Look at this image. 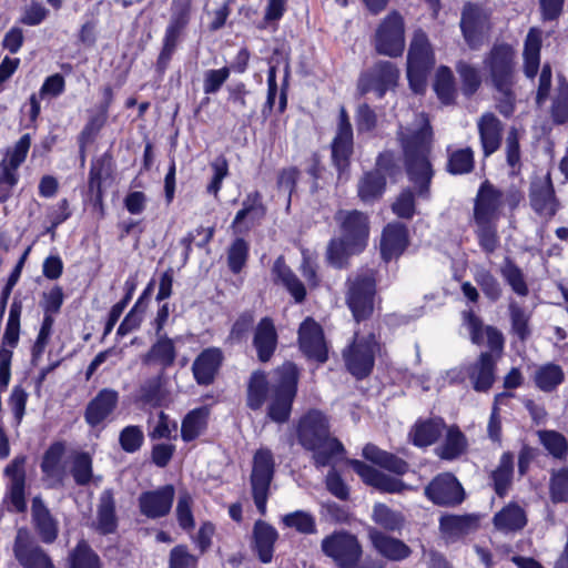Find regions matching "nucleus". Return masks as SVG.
I'll return each mask as SVG.
<instances>
[{"label": "nucleus", "mask_w": 568, "mask_h": 568, "mask_svg": "<svg viewBox=\"0 0 568 568\" xmlns=\"http://www.w3.org/2000/svg\"><path fill=\"white\" fill-rule=\"evenodd\" d=\"M478 519L473 515H448L439 520V528L443 534L449 537H462L477 528Z\"/></svg>", "instance_id": "nucleus-41"}, {"label": "nucleus", "mask_w": 568, "mask_h": 568, "mask_svg": "<svg viewBox=\"0 0 568 568\" xmlns=\"http://www.w3.org/2000/svg\"><path fill=\"white\" fill-rule=\"evenodd\" d=\"M253 344L261 362H267L272 357L277 344V334L271 318L264 317L260 321L255 328Z\"/></svg>", "instance_id": "nucleus-32"}, {"label": "nucleus", "mask_w": 568, "mask_h": 568, "mask_svg": "<svg viewBox=\"0 0 568 568\" xmlns=\"http://www.w3.org/2000/svg\"><path fill=\"white\" fill-rule=\"evenodd\" d=\"M375 47L378 53L388 57H399L405 48L404 21L399 13H389L379 24Z\"/></svg>", "instance_id": "nucleus-9"}, {"label": "nucleus", "mask_w": 568, "mask_h": 568, "mask_svg": "<svg viewBox=\"0 0 568 568\" xmlns=\"http://www.w3.org/2000/svg\"><path fill=\"white\" fill-rule=\"evenodd\" d=\"M385 186L384 174L374 171L366 172L357 184L358 196L364 202H373L382 196Z\"/></svg>", "instance_id": "nucleus-45"}, {"label": "nucleus", "mask_w": 568, "mask_h": 568, "mask_svg": "<svg viewBox=\"0 0 568 568\" xmlns=\"http://www.w3.org/2000/svg\"><path fill=\"white\" fill-rule=\"evenodd\" d=\"M468 447L466 436L457 426H449L444 442L435 448V454L444 460H455L464 455Z\"/></svg>", "instance_id": "nucleus-38"}, {"label": "nucleus", "mask_w": 568, "mask_h": 568, "mask_svg": "<svg viewBox=\"0 0 568 568\" xmlns=\"http://www.w3.org/2000/svg\"><path fill=\"white\" fill-rule=\"evenodd\" d=\"M484 69L496 91L497 109L505 115L513 114L516 103V51L508 43H495L485 55Z\"/></svg>", "instance_id": "nucleus-2"}, {"label": "nucleus", "mask_w": 568, "mask_h": 568, "mask_svg": "<svg viewBox=\"0 0 568 568\" xmlns=\"http://www.w3.org/2000/svg\"><path fill=\"white\" fill-rule=\"evenodd\" d=\"M31 513L42 540L44 542L54 541L58 536L57 521L51 516L49 509L40 496H36L32 499Z\"/></svg>", "instance_id": "nucleus-36"}, {"label": "nucleus", "mask_w": 568, "mask_h": 568, "mask_svg": "<svg viewBox=\"0 0 568 568\" xmlns=\"http://www.w3.org/2000/svg\"><path fill=\"white\" fill-rule=\"evenodd\" d=\"M174 496L175 489L171 484L144 491L138 499L140 511L151 519L164 517L171 511Z\"/></svg>", "instance_id": "nucleus-16"}, {"label": "nucleus", "mask_w": 568, "mask_h": 568, "mask_svg": "<svg viewBox=\"0 0 568 568\" xmlns=\"http://www.w3.org/2000/svg\"><path fill=\"white\" fill-rule=\"evenodd\" d=\"M265 215V207L258 192L250 193L243 201V207L236 213L232 227L237 230L245 219L260 220Z\"/></svg>", "instance_id": "nucleus-50"}, {"label": "nucleus", "mask_w": 568, "mask_h": 568, "mask_svg": "<svg viewBox=\"0 0 568 568\" xmlns=\"http://www.w3.org/2000/svg\"><path fill=\"white\" fill-rule=\"evenodd\" d=\"M549 495L555 504L568 501V466L552 471L549 483Z\"/></svg>", "instance_id": "nucleus-60"}, {"label": "nucleus", "mask_w": 568, "mask_h": 568, "mask_svg": "<svg viewBox=\"0 0 568 568\" xmlns=\"http://www.w3.org/2000/svg\"><path fill=\"white\" fill-rule=\"evenodd\" d=\"M71 568H100V558L85 541H81L71 555Z\"/></svg>", "instance_id": "nucleus-63"}, {"label": "nucleus", "mask_w": 568, "mask_h": 568, "mask_svg": "<svg viewBox=\"0 0 568 568\" xmlns=\"http://www.w3.org/2000/svg\"><path fill=\"white\" fill-rule=\"evenodd\" d=\"M270 390H272V382H267L263 372H254L247 385V406L253 410L260 409Z\"/></svg>", "instance_id": "nucleus-44"}, {"label": "nucleus", "mask_w": 568, "mask_h": 568, "mask_svg": "<svg viewBox=\"0 0 568 568\" xmlns=\"http://www.w3.org/2000/svg\"><path fill=\"white\" fill-rule=\"evenodd\" d=\"M375 292L376 281L373 271H366L354 280H348L346 302L356 322L372 314Z\"/></svg>", "instance_id": "nucleus-8"}, {"label": "nucleus", "mask_w": 568, "mask_h": 568, "mask_svg": "<svg viewBox=\"0 0 568 568\" xmlns=\"http://www.w3.org/2000/svg\"><path fill=\"white\" fill-rule=\"evenodd\" d=\"M298 342L302 352L308 357L325 363L327 347L322 327L312 318H306L298 329Z\"/></svg>", "instance_id": "nucleus-17"}, {"label": "nucleus", "mask_w": 568, "mask_h": 568, "mask_svg": "<svg viewBox=\"0 0 568 568\" xmlns=\"http://www.w3.org/2000/svg\"><path fill=\"white\" fill-rule=\"evenodd\" d=\"M434 63V53L426 33L415 31L407 54V67L430 70Z\"/></svg>", "instance_id": "nucleus-28"}, {"label": "nucleus", "mask_w": 568, "mask_h": 568, "mask_svg": "<svg viewBox=\"0 0 568 568\" xmlns=\"http://www.w3.org/2000/svg\"><path fill=\"white\" fill-rule=\"evenodd\" d=\"M500 273L511 290L519 296H527L529 293L523 271L510 260H506Z\"/></svg>", "instance_id": "nucleus-57"}, {"label": "nucleus", "mask_w": 568, "mask_h": 568, "mask_svg": "<svg viewBox=\"0 0 568 568\" xmlns=\"http://www.w3.org/2000/svg\"><path fill=\"white\" fill-rule=\"evenodd\" d=\"M542 31L530 28L524 43V73L528 79H534L540 65Z\"/></svg>", "instance_id": "nucleus-35"}, {"label": "nucleus", "mask_w": 568, "mask_h": 568, "mask_svg": "<svg viewBox=\"0 0 568 568\" xmlns=\"http://www.w3.org/2000/svg\"><path fill=\"white\" fill-rule=\"evenodd\" d=\"M349 464L365 484L383 493L396 494L407 489V485L403 480L386 475L361 460L353 459Z\"/></svg>", "instance_id": "nucleus-20"}, {"label": "nucleus", "mask_w": 568, "mask_h": 568, "mask_svg": "<svg viewBox=\"0 0 568 568\" xmlns=\"http://www.w3.org/2000/svg\"><path fill=\"white\" fill-rule=\"evenodd\" d=\"M223 359V352L217 347H209L202 351L192 364L196 383L204 386L212 384Z\"/></svg>", "instance_id": "nucleus-22"}, {"label": "nucleus", "mask_w": 568, "mask_h": 568, "mask_svg": "<svg viewBox=\"0 0 568 568\" xmlns=\"http://www.w3.org/2000/svg\"><path fill=\"white\" fill-rule=\"evenodd\" d=\"M372 518L375 524L388 531H398L405 524L403 514L390 509L385 504L374 506Z\"/></svg>", "instance_id": "nucleus-49"}, {"label": "nucleus", "mask_w": 568, "mask_h": 568, "mask_svg": "<svg viewBox=\"0 0 568 568\" xmlns=\"http://www.w3.org/2000/svg\"><path fill=\"white\" fill-rule=\"evenodd\" d=\"M565 381V373L561 366L547 363L539 366L534 374V382L536 386L545 392H554Z\"/></svg>", "instance_id": "nucleus-43"}, {"label": "nucleus", "mask_w": 568, "mask_h": 568, "mask_svg": "<svg viewBox=\"0 0 568 568\" xmlns=\"http://www.w3.org/2000/svg\"><path fill=\"white\" fill-rule=\"evenodd\" d=\"M116 528L115 500L112 490L106 489L99 498L95 529L101 535H109L115 532Z\"/></svg>", "instance_id": "nucleus-34"}, {"label": "nucleus", "mask_w": 568, "mask_h": 568, "mask_svg": "<svg viewBox=\"0 0 568 568\" xmlns=\"http://www.w3.org/2000/svg\"><path fill=\"white\" fill-rule=\"evenodd\" d=\"M539 439L545 448L558 459L566 457L568 453V443L564 435L556 430H540Z\"/></svg>", "instance_id": "nucleus-59"}, {"label": "nucleus", "mask_w": 568, "mask_h": 568, "mask_svg": "<svg viewBox=\"0 0 568 568\" xmlns=\"http://www.w3.org/2000/svg\"><path fill=\"white\" fill-rule=\"evenodd\" d=\"M274 471L275 463L272 452L267 448L256 450L253 457L250 484L254 504L261 515L266 513V503Z\"/></svg>", "instance_id": "nucleus-6"}, {"label": "nucleus", "mask_w": 568, "mask_h": 568, "mask_svg": "<svg viewBox=\"0 0 568 568\" xmlns=\"http://www.w3.org/2000/svg\"><path fill=\"white\" fill-rule=\"evenodd\" d=\"M529 197L531 207L539 215L551 217L556 214L558 204L549 174L532 181Z\"/></svg>", "instance_id": "nucleus-21"}, {"label": "nucleus", "mask_w": 568, "mask_h": 568, "mask_svg": "<svg viewBox=\"0 0 568 568\" xmlns=\"http://www.w3.org/2000/svg\"><path fill=\"white\" fill-rule=\"evenodd\" d=\"M321 550L338 568H356L363 556L358 538L344 529L335 530L321 542Z\"/></svg>", "instance_id": "nucleus-5"}, {"label": "nucleus", "mask_w": 568, "mask_h": 568, "mask_svg": "<svg viewBox=\"0 0 568 568\" xmlns=\"http://www.w3.org/2000/svg\"><path fill=\"white\" fill-rule=\"evenodd\" d=\"M446 428L445 422L440 417L430 418L416 423L410 432L413 443L419 447H426L434 444Z\"/></svg>", "instance_id": "nucleus-40"}, {"label": "nucleus", "mask_w": 568, "mask_h": 568, "mask_svg": "<svg viewBox=\"0 0 568 568\" xmlns=\"http://www.w3.org/2000/svg\"><path fill=\"white\" fill-rule=\"evenodd\" d=\"M368 537L374 549L390 561H402L412 555V549L403 540L386 535L376 528L368 530Z\"/></svg>", "instance_id": "nucleus-23"}, {"label": "nucleus", "mask_w": 568, "mask_h": 568, "mask_svg": "<svg viewBox=\"0 0 568 568\" xmlns=\"http://www.w3.org/2000/svg\"><path fill=\"white\" fill-rule=\"evenodd\" d=\"M460 29L468 47L479 49L490 30L489 13L479 4L466 3L462 11Z\"/></svg>", "instance_id": "nucleus-10"}, {"label": "nucleus", "mask_w": 568, "mask_h": 568, "mask_svg": "<svg viewBox=\"0 0 568 568\" xmlns=\"http://www.w3.org/2000/svg\"><path fill=\"white\" fill-rule=\"evenodd\" d=\"M509 314L513 333L517 335L521 342H525L531 333L529 328V316L516 302L509 303Z\"/></svg>", "instance_id": "nucleus-62"}, {"label": "nucleus", "mask_w": 568, "mask_h": 568, "mask_svg": "<svg viewBox=\"0 0 568 568\" xmlns=\"http://www.w3.org/2000/svg\"><path fill=\"white\" fill-rule=\"evenodd\" d=\"M398 79V70L394 63L389 61H381L374 65L372 71L361 77L358 81V90L361 94L375 91L378 98L396 84Z\"/></svg>", "instance_id": "nucleus-14"}, {"label": "nucleus", "mask_w": 568, "mask_h": 568, "mask_svg": "<svg viewBox=\"0 0 568 568\" xmlns=\"http://www.w3.org/2000/svg\"><path fill=\"white\" fill-rule=\"evenodd\" d=\"M378 351L379 345L374 334L362 337L356 334L354 342L343 352L347 371L357 379L367 377L373 371Z\"/></svg>", "instance_id": "nucleus-7"}, {"label": "nucleus", "mask_w": 568, "mask_h": 568, "mask_svg": "<svg viewBox=\"0 0 568 568\" xmlns=\"http://www.w3.org/2000/svg\"><path fill=\"white\" fill-rule=\"evenodd\" d=\"M493 524L501 532H516L527 525V515L523 507L510 503L494 515Z\"/></svg>", "instance_id": "nucleus-33"}, {"label": "nucleus", "mask_w": 568, "mask_h": 568, "mask_svg": "<svg viewBox=\"0 0 568 568\" xmlns=\"http://www.w3.org/2000/svg\"><path fill=\"white\" fill-rule=\"evenodd\" d=\"M272 272L275 275V282L281 283L291 293L296 303L305 300L306 290L304 284L285 264L283 256L276 258Z\"/></svg>", "instance_id": "nucleus-39"}, {"label": "nucleus", "mask_w": 568, "mask_h": 568, "mask_svg": "<svg viewBox=\"0 0 568 568\" xmlns=\"http://www.w3.org/2000/svg\"><path fill=\"white\" fill-rule=\"evenodd\" d=\"M298 443L307 450H312L316 467H324L332 463L336 455L344 452L343 445L329 436L328 424L325 416L317 410L307 413L298 424Z\"/></svg>", "instance_id": "nucleus-3"}, {"label": "nucleus", "mask_w": 568, "mask_h": 568, "mask_svg": "<svg viewBox=\"0 0 568 568\" xmlns=\"http://www.w3.org/2000/svg\"><path fill=\"white\" fill-rule=\"evenodd\" d=\"M31 145L30 134H23L12 148L7 150L2 160V184L13 186L18 182V168L24 162Z\"/></svg>", "instance_id": "nucleus-25"}, {"label": "nucleus", "mask_w": 568, "mask_h": 568, "mask_svg": "<svg viewBox=\"0 0 568 568\" xmlns=\"http://www.w3.org/2000/svg\"><path fill=\"white\" fill-rule=\"evenodd\" d=\"M496 361L489 352H483L478 361L468 367V376L476 392H488L495 382Z\"/></svg>", "instance_id": "nucleus-26"}, {"label": "nucleus", "mask_w": 568, "mask_h": 568, "mask_svg": "<svg viewBox=\"0 0 568 568\" xmlns=\"http://www.w3.org/2000/svg\"><path fill=\"white\" fill-rule=\"evenodd\" d=\"M296 389L297 368L293 363H285L274 372L272 378V402L267 415L273 422L288 420Z\"/></svg>", "instance_id": "nucleus-4"}, {"label": "nucleus", "mask_w": 568, "mask_h": 568, "mask_svg": "<svg viewBox=\"0 0 568 568\" xmlns=\"http://www.w3.org/2000/svg\"><path fill=\"white\" fill-rule=\"evenodd\" d=\"M363 456L373 464L399 476L406 474L409 468L404 459L392 453L382 450L374 444H367L363 448Z\"/></svg>", "instance_id": "nucleus-37"}, {"label": "nucleus", "mask_w": 568, "mask_h": 568, "mask_svg": "<svg viewBox=\"0 0 568 568\" xmlns=\"http://www.w3.org/2000/svg\"><path fill=\"white\" fill-rule=\"evenodd\" d=\"M361 251L362 248L359 247H351L348 241L341 236L339 239H333L328 243L326 256L331 265L342 268L346 265L347 258L351 255Z\"/></svg>", "instance_id": "nucleus-51"}, {"label": "nucleus", "mask_w": 568, "mask_h": 568, "mask_svg": "<svg viewBox=\"0 0 568 568\" xmlns=\"http://www.w3.org/2000/svg\"><path fill=\"white\" fill-rule=\"evenodd\" d=\"M353 153V128L344 106L339 110L336 135L332 142V160L338 171V179L349 166V158Z\"/></svg>", "instance_id": "nucleus-11"}, {"label": "nucleus", "mask_w": 568, "mask_h": 568, "mask_svg": "<svg viewBox=\"0 0 568 568\" xmlns=\"http://www.w3.org/2000/svg\"><path fill=\"white\" fill-rule=\"evenodd\" d=\"M64 87H65L64 78L60 73H55V74L48 77L44 80L39 94L38 95L32 94L30 98L31 118L36 119L40 113V103H39L38 98H44V97L55 98L63 92Z\"/></svg>", "instance_id": "nucleus-47"}, {"label": "nucleus", "mask_w": 568, "mask_h": 568, "mask_svg": "<svg viewBox=\"0 0 568 568\" xmlns=\"http://www.w3.org/2000/svg\"><path fill=\"white\" fill-rule=\"evenodd\" d=\"M176 358V351L173 339L160 333L156 342L142 356L144 365H159L162 372L172 366Z\"/></svg>", "instance_id": "nucleus-30"}, {"label": "nucleus", "mask_w": 568, "mask_h": 568, "mask_svg": "<svg viewBox=\"0 0 568 568\" xmlns=\"http://www.w3.org/2000/svg\"><path fill=\"white\" fill-rule=\"evenodd\" d=\"M504 195L500 190L495 187L489 181L480 184L475 199L474 220L481 222L497 221L499 210L503 206Z\"/></svg>", "instance_id": "nucleus-19"}, {"label": "nucleus", "mask_w": 568, "mask_h": 568, "mask_svg": "<svg viewBox=\"0 0 568 568\" xmlns=\"http://www.w3.org/2000/svg\"><path fill=\"white\" fill-rule=\"evenodd\" d=\"M425 495L435 505L438 506H456L463 503L465 491L450 473H444L436 476L426 487Z\"/></svg>", "instance_id": "nucleus-12"}, {"label": "nucleus", "mask_w": 568, "mask_h": 568, "mask_svg": "<svg viewBox=\"0 0 568 568\" xmlns=\"http://www.w3.org/2000/svg\"><path fill=\"white\" fill-rule=\"evenodd\" d=\"M407 229L402 223L388 224L382 235L381 253L385 261L399 256L407 246Z\"/></svg>", "instance_id": "nucleus-27"}, {"label": "nucleus", "mask_w": 568, "mask_h": 568, "mask_svg": "<svg viewBox=\"0 0 568 568\" xmlns=\"http://www.w3.org/2000/svg\"><path fill=\"white\" fill-rule=\"evenodd\" d=\"M26 457L17 456L4 469L10 479L6 498L7 509L12 513L23 514L27 510L26 501Z\"/></svg>", "instance_id": "nucleus-13"}, {"label": "nucleus", "mask_w": 568, "mask_h": 568, "mask_svg": "<svg viewBox=\"0 0 568 568\" xmlns=\"http://www.w3.org/2000/svg\"><path fill=\"white\" fill-rule=\"evenodd\" d=\"M478 131L483 152L487 158L500 146L503 124L493 113H486L478 121Z\"/></svg>", "instance_id": "nucleus-29"}, {"label": "nucleus", "mask_w": 568, "mask_h": 568, "mask_svg": "<svg viewBox=\"0 0 568 568\" xmlns=\"http://www.w3.org/2000/svg\"><path fill=\"white\" fill-rule=\"evenodd\" d=\"M192 506L193 497L191 494L186 489L180 490L175 513L179 526L186 531L195 527Z\"/></svg>", "instance_id": "nucleus-54"}, {"label": "nucleus", "mask_w": 568, "mask_h": 568, "mask_svg": "<svg viewBox=\"0 0 568 568\" xmlns=\"http://www.w3.org/2000/svg\"><path fill=\"white\" fill-rule=\"evenodd\" d=\"M474 169V152L470 148H464L450 153L447 171L452 174H466Z\"/></svg>", "instance_id": "nucleus-58"}, {"label": "nucleus", "mask_w": 568, "mask_h": 568, "mask_svg": "<svg viewBox=\"0 0 568 568\" xmlns=\"http://www.w3.org/2000/svg\"><path fill=\"white\" fill-rule=\"evenodd\" d=\"M474 280L488 300L496 302L500 298L503 293L500 283L490 271L478 267L474 274Z\"/></svg>", "instance_id": "nucleus-56"}, {"label": "nucleus", "mask_w": 568, "mask_h": 568, "mask_svg": "<svg viewBox=\"0 0 568 568\" xmlns=\"http://www.w3.org/2000/svg\"><path fill=\"white\" fill-rule=\"evenodd\" d=\"M434 89L444 104L453 102L455 97V89L453 83V73L449 68L440 67L436 74Z\"/></svg>", "instance_id": "nucleus-61"}, {"label": "nucleus", "mask_w": 568, "mask_h": 568, "mask_svg": "<svg viewBox=\"0 0 568 568\" xmlns=\"http://www.w3.org/2000/svg\"><path fill=\"white\" fill-rule=\"evenodd\" d=\"M514 473V456L510 453H504L499 465L490 474L493 487L499 497H504L511 485Z\"/></svg>", "instance_id": "nucleus-42"}, {"label": "nucleus", "mask_w": 568, "mask_h": 568, "mask_svg": "<svg viewBox=\"0 0 568 568\" xmlns=\"http://www.w3.org/2000/svg\"><path fill=\"white\" fill-rule=\"evenodd\" d=\"M112 159L109 154H103L94 160L89 173V190L98 199L102 196V181L111 176Z\"/></svg>", "instance_id": "nucleus-46"}, {"label": "nucleus", "mask_w": 568, "mask_h": 568, "mask_svg": "<svg viewBox=\"0 0 568 568\" xmlns=\"http://www.w3.org/2000/svg\"><path fill=\"white\" fill-rule=\"evenodd\" d=\"M495 222L496 221L485 220V222H481L480 220H475L477 226L476 235L479 245L487 254L494 253L499 244Z\"/></svg>", "instance_id": "nucleus-53"}, {"label": "nucleus", "mask_w": 568, "mask_h": 568, "mask_svg": "<svg viewBox=\"0 0 568 568\" xmlns=\"http://www.w3.org/2000/svg\"><path fill=\"white\" fill-rule=\"evenodd\" d=\"M416 122L415 130L405 133L400 126L397 134L404 151L409 181L414 183L418 196L427 199L434 175L429 161L433 130L425 113L418 114Z\"/></svg>", "instance_id": "nucleus-1"}, {"label": "nucleus", "mask_w": 568, "mask_h": 568, "mask_svg": "<svg viewBox=\"0 0 568 568\" xmlns=\"http://www.w3.org/2000/svg\"><path fill=\"white\" fill-rule=\"evenodd\" d=\"M278 538L276 529L263 520H257L253 527L254 549L258 559L264 562H271L274 552V544Z\"/></svg>", "instance_id": "nucleus-31"}, {"label": "nucleus", "mask_w": 568, "mask_h": 568, "mask_svg": "<svg viewBox=\"0 0 568 568\" xmlns=\"http://www.w3.org/2000/svg\"><path fill=\"white\" fill-rule=\"evenodd\" d=\"M118 402L119 393L116 390L101 389L87 405L84 414L87 423L92 427L100 425L114 412Z\"/></svg>", "instance_id": "nucleus-24"}, {"label": "nucleus", "mask_w": 568, "mask_h": 568, "mask_svg": "<svg viewBox=\"0 0 568 568\" xmlns=\"http://www.w3.org/2000/svg\"><path fill=\"white\" fill-rule=\"evenodd\" d=\"M551 115L556 123L568 122V82L559 80L557 93L551 105Z\"/></svg>", "instance_id": "nucleus-64"}, {"label": "nucleus", "mask_w": 568, "mask_h": 568, "mask_svg": "<svg viewBox=\"0 0 568 568\" xmlns=\"http://www.w3.org/2000/svg\"><path fill=\"white\" fill-rule=\"evenodd\" d=\"M207 412L205 408L191 410L183 419L181 436L184 442H191L199 437L206 427Z\"/></svg>", "instance_id": "nucleus-48"}, {"label": "nucleus", "mask_w": 568, "mask_h": 568, "mask_svg": "<svg viewBox=\"0 0 568 568\" xmlns=\"http://www.w3.org/2000/svg\"><path fill=\"white\" fill-rule=\"evenodd\" d=\"M282 523L285 527L295 529L303 535H313L317 531L315 517L305 510H295L284 515Z\"/></svg>", "instance_id": "nucleus-52"}, {"label": "nucleus", "mask_w": 568, "mask_h": 568, "mask_svg": "<svg viewBox=\"0 0 568 568\" xmlns=\"http://www.w3.org/2000/svg\"><path fill=\"white\" fill-rule=\"evenodd\" d=\"M14 555L26 568H54L51 559L36 545L27 530L20 529L16 537Z\"/></svg>", "instance_id": "nucleus-18"}, {"label": "nucleus", "mask_w": 568, "mask_h": 568, "mask_svg": "<svg viewBox=\"0 0 568 568\" xmlns=\"http://www.w3.org/2000/svg\"><path fill=\"white\" fill-rule=\"evenodd\" d=\"M335 220L341 224L342 237L348 241L352 247L364 248L368 236V219L361 211L339 210Z\"/></svg>", "instance_id": "nucleus-15"}, {"label": "nucleus", "mask_w": 568, "mask_h": 568, "mask_svg": "<svg viewBox=\"0 0 568 568\" xmlns=\"http://www.w3.org/2000/svg\"><path fill=\"white\" fill-rule=\"evenodd\" d=\"M250 244L242 237L235 239L227 250V265L232 273L239 274L248 257Z\"/></svg>", "instance_id": "nucleus-55"}]
</instances>
